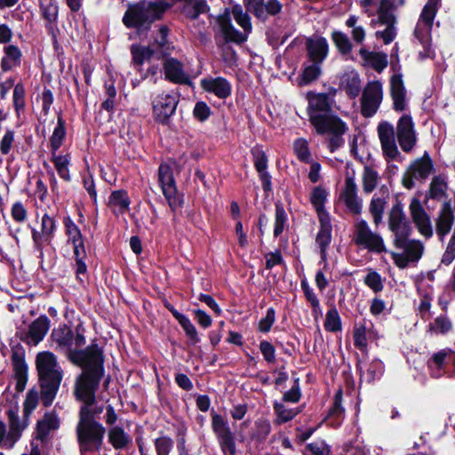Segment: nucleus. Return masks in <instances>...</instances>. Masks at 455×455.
<instances>
[{
  "label": "nucleus",
  "instance_id": "obj_1",
  "mask_svg": "<svg viewBox=\"0 0 455 455\" xmlns=\"http://www.w3.org/2000/svg\"><path fill=\"white\" fill-rule=\"evenodd\" d=\"M307 100L310 124L318 134L331 135L329 148L334 151L344 143L342 136L347 131V124L338 116L330 114L333 100L327 94L309 92Z\"/></svg>",
  "mask_w": 455,
  "mask_h": 455
},
{
  "label": "nucleus",
  "instance_id": "obj_2",
  "mask_svg": "<svg viewBox=\"0 0 455 455\" xmlns=\"http://www.w3.org/2000/svg\"><path fill=\"white\" fill-rule=\"evenodd\" d=\"M51 338L57 345L58 349L65 353L74 364H83L86 359L101 354L98 346L79 349L85 344L84 330L80 328L73 331L66 324L59 325L52 330Z\"/></svg>",
  "mask_w": 455,
  "mask_h": 455
},
{
  "label": "nucleus",
  "instance_id": "obj_3",
  "mask_svg": "<svg viewBox=\"0 0 455 455\" xmlns=\"http://www.w3.org/2000/svg\"><path fill=\"white\" fill-rule=\"evenodd\" d=\"M83 372L76 378L74 387V395L76 400L89 406L95 403V392L104 374L102 355L88 358L83 364Z\"/></svg>",
  "mask_w": 455,
  "mask_h": 455
},
{
  "label": "nucleus",
  "instance_id": "obj_4",
  "mask_svg": "<svg viewBox=\"0 0 455 455\" xmlns=\"http://www.w3.org/2000/svg\"><path fill=\"white\" fill-rule=\"evenodd\" d=\"M172 5L169 0L140 2L129 5L123 22L127 28H148L156 20L161 19L164 12Z\"/></svg>",
  "mask_w": 455,
  "mask_h": 455
},
{
  "label": "nucleus",
  "instance_id": "obj_5",
  "mask_svg": "<svg viewBox=\"0 0 455 455\" xmlns=\"http://www.w3.org/2000/svg\"><path fill=\"white\" fill-rule=\"evenodd\" d=\"M217 21L227 42L243 44L251 31V19L240 5H234L230 12L226 10Z\"/></svg>",
  "mask_w": 455,
  "mask_h": 455
},
{
  "label": "nucleus",
  "instance_id": "obj_6",
  "mask_svg": "<svg viewBox=\"0 0 455 455\" xmlns=\"http://www.w3.org/2000/svg\"><path fill=\"white\" fill-rule=\"evenodd\" d=\"M77 439L83 452L98 451L105 434L104 427L93 419L92 413L86 406H82L76 427Z\"/></svg>",
  "mask_w": 455,
  "mask_h": 455
},
{
  "label": "nucleus",
  "instance_id": "obj_7",
  "mask_svg": "<svg viewBox=\"0 0 455 455\" xmlns=\"http://www.w3.org/2000/svg\"><path fill=\"white\" fill-rule=\"evenodd\" d=\"M439 3L440 0H427L414 29V36L423 48V51L419 52L421 59L434 56L431 47V29Z\"/></svg>",
  "mask_w": 455,
  "mask_h": 455
},
{
  "label": "nucleus",
  "instance_id": "obj_8",
  "mask_svg": "<svg viewBox=\"0 0 455 455\" xmlns=\"http://www.w3.org/2000/svg\"><path fill=\"white\" fill-rule=\"evenodd\" d=\"M410 235L394 238V246L400 251H392L391 256L399 268H405L409 263L418 262L424 253V244L419 240L409 239Z\"/></svg>",
  "mask_w": 455,
  "mask_h": 455
},
{
  "label": "nucleus",
  "instance_id": "obj_9",
  "mask_svg": "<svg viewBox=\"0 0 455 455\" xmlns=\"http://www.w3.org/2000/svg\"><path fill=\"white\" fill-rule=\"evenodd\" d=\"M434 171L433 161L427 152L411 162L402 177V184L407 189L415 187L416 182L424 183Z\"/></svg>",
  "mask_w": 455,
  "mask_h": 455
},
{
  "label": "nucleus",
  "instance_id": "obj_10",
  "mask_svg": "<svg viewBox=\"0 0 455 455\" xmlns=\"http://www.w3.org/2000/svg\"><path fill=\"white\" fill-rule=\"evenodd\" d=\"M174 162L164 163L158 168V181L164 196L172 210L181 205V198L177 193V188L173 177L172 166Z\"/></svg>",
  "mask_w": 455,
  "mask_h": 455
},
{
  "label": "nucleus",
  "instance_id": "obj_11",
  "mask_svg": "<svg viewBox=\"0 0 455 455\" xmlns=\"http://www.w3.org/2000/svg\"><path fill=\"white\" fill-rule=\"evenodd\" d=\"M354 240L356 244L363 246L373 252L386 251L382 237L371 230L368 223L361 220L355 225Z\"/></svg>",
  "mask_w": 455,
  "mask_h": 455
},
{
  "label": "nucleus",
  "instance_id": "obj_12",
  "mask_svg": "<svg viewBox=\"0 0 455 455\" xmlns=\"http://www.w3.org/2000/svg\"><path fill=\"white\" fill-rule=\"evenodd\" d=\"M383 100V87L379 81L369 82L364 87L361 98V113L364 117L372 116L379 109Z\"/></svg>",
  "mask_w": 455,
  "mask_h": 455
},
{
  "label": "nucleus",
  "instance_id": "obj_13",
  "mask_svg": "<svg viewBox=\"0 0 455 455\" xmlns=\"http://www.w3.org/2000/svg\"><path fill=\"white\" fill-rule=\"evenodd\" d=\"M339 200L345 205L347 212L359 215L363 211V199L358 195V188L353 175H347L340 190Z\"/></svg>",
  "mask_w": 455,
  "mask_h": 455
},
{
  "label": "nucleus",
  "instance_id": "obj_14",
  "mask_svg": "<svg viewBox=\"0 0 455 455\" xmlns=\"http://www.w3.org/2000/svg\"><path fill=\"white\" fill-rule=\"evenodd\" d=\"M50 329V320L46 315H40L29 323L26 330H20L18 337L30 346L39 344Z\"/></svg>",
  "mask_w": 455,
  "mask_h": 455
},
{
  "label": "nucleus",
  "instance_id": "obj_15",
  "mask_svg": "<svg viewBox=\"0 0 455 455\" xmlns=\"http://www.w3.org/2000/svg\"><path fill=\"white\" fill-rule=\"evenodd\" d=\"M378 134L381 144L383 155L387 162L402 161L401 153L395 140V130L391 124L384 122L378 126Z\"/></svg>",
  "mask_w": 455,
  "mask_h": 455
},
{
  "label": "nucleus",
  "instance_id": "obj_16",
  "mask_svg": "<svg viewBox=\"0 0 455 455\" xmlns=\"http://www.w3.org/2000/svg\"><path fill=\"white\" fill-rule=\"evenodd\" d=\"M179 100L174 94H159L152 102L155 120L163 124H168L174 114Z\"/></svg>",
  "mask_w": 455,
  "mask_h": 455
},
{
  "label": "nucleus",
  "instance_id": "obj_17",
  "mask_svg": "<svg viewBox=\"0 0 455 455\" xmlns=\"http://www.w3.org/2000/svg\"><path fill=\"white\" fill-rule=\"evenodd\" d=\"M11 360L16 380L15 389L22 392L28 380V365L25 362V350L20 345L12 347Z\"/></svg>",
  "mask_w": 455,
  "mask_h": 455
},
{
  "label": "nucleus",
  "instance_id": "obj_18",
  "mask_svg": "<svg viewBox=\"0 0 455 455\" xmlns=\"http://www.w3.org/2000/svg\"><path fill=\"white\" fill-rule=\"evenodd\" d=\"M396 135L399 145L403 151L411 152L417 142V136L414 130L412 119L408 115H403L397 123Z\"/></svg>",
  "mask_w": 455,
  "mask_h": 455
},
{
  "label": "nucleus",
  "instance_id": "obj_19",
  "mask_svg": "<svg viewBox=\"0 0 455 455\" xmlns=\"http://www.w3.org/2000/svg\"><path fill=\"white\" fill-rule=\"evenodd\" d=\"M39 379H62L56 356L51 352L39 353L36 359Z\"/></svg>",
  "mask_w": 455,
  "mask_h": 455
},
{
  "label": "nucleus",
  "instance_id": "obj_20",
  "mask_svg": "<svg viewBox=\"0 0 455 455\" xmlns=\"http://www.w3.org/2000/svg\"><path fill=\"white\" fill-rule=\"evenodd\" d=\"M164 77L167 81L179 84H189V75L184 70L183 64L174 58H165L163 63Z\"/></svg>",
  "mask_w": 455,
  "mask_h": 455
},
{
  "label": "nucleus",
  "instance_id": "obj_21",
  "mask_svg": "<svg viewBox=\"0 0 455 455\" xmlns=\"http://www.w3.org/2000/svg\"><path fill=\"white\" fill-rule=\"evenodd\" d=\"M388 227L390 231L394 234V238L411 235V228L406 220L400 204H395L392 207L388 216Z\"/></svg>",
  "mask_w": 455,
  "mask_h": 455
},
{
  "label": "nucleus",
  "instance_id": "obj_22",
  "mask_svg": "<svg viewBox=\"0 0 455 455\" xmlns=\"http://www.w3.org/2000/svg\"><path fill=\"white\" fill-rule=\"evenodd\" d=\"M411 216L418 231L425 238L433 236L434 231L430 217L419 203H412L410 206Z\"/></svg>",
  "mask_w": 455,
  "mask_h": 455
},
{
  "label": "nucleus",
  "instance_id": "obj_23",
  "mask_svg": "<svg viewBox=\"0 0 455 455\" xmlns=\"http://www.w3.org/2000/svg\"><path fill=\"white\" fill-rule=\"evenodd\" d=\"M455 217L451 202H444L435 219V230L441 241L450 233Z\"/></svg>",
  "mask_w": 455,
  "mask_h": 455
},
{
  "label": "nucleus",
  "instance_id": "obj_24",
  "mask_svg": "<svg viewBox=\"0 0 455 455\" xmlns=\"http://www.w3.org/2000/svg\"><path fill=\"white\" fill-rule=\"evenodd\" d=\"M390 94L395 111H403L406 107V90L402 75L395 74L390 78Z\"/></svg>",
  "mask_w": 455,
  "mask_h": 455
},
{
  "label": "nucleus",
  "instance_id": "obj_25",
  "mask_svg": "<svg viewBox=\"0 0 455 455\" xmlns=\"http://www.w3.org/2000/svg\"><path fill=\"white\" fill-rule=\"evenodd\" d=\"M55 220L53 218L49 216L48 214H44L42 217L41 220V232L33 229L32 231V239L35 243L36 249L41 252L42 251V243L43 242L50 243L54 231H55Z\"/></svg>",
  "mask_w": 455,
  "mask_h": 455
},
{
  "label": "nucleus",
  "instance_id": "obj_26",
  "mask_svg": "<svg viewBox=\"0 0 455 455\" xmlns=\"http://www.w3.org/2000/svg\"><path fill=\"white\" fill-rule=\"evenodd\" d=\"M307 54L312 62L321 64L328 55L329 44L322 36H315L307 40Z\"/></svg>",
  "mask_w": 455,
  "mask_h": 455
},
{
  "label": "nucleus",
  "instance_id": "obj_27",
  "mask_svg": "<svg viewBox=\"0 0 455 455\" xmlns=\"http://www.w3.org/2000/svg\"><path fill=\"white\" fill-rule=\"evenodd\" d=\"M320 222V230L317 233L315 243L320 248L321 259L324 263V269L327 268V255H326V248L331 243V219H319Z\"/></svg>",
  "mask_w": 455,
  "mask_h": 455
},
{
  "label": "nucleus",
  "instance_id": "obj_28",
  "mask_svg": "<svg viewBox=\"0 0 455 455\" xmlns=\"http://www.w3.org/2000/svg\"><path fill=\"white\" fill-rule=\"evenodd\" d=\"M201 85L204 90L214 93L220 99H226L231 93V85L229 82L223 77L204 78L201 81Z\"/></svg>",
  "mask_w": 455,
  "mask_h": 455
},
{
  "label": "nucleus",
  "instance_id": "obj_29",
  "mask_svg": "<svg viewBox=\"0 0 455 455\" xmlns=\"http://www.w3.org/2000/svg\"><path fill=\"white\" fill-rule=\"evenodd\" d=\"M4 56L1 59V68L4 72H8L20 67L21 64L22 52L20 49L14 44H8L3 49Z\"/></svg>",
  "mask_w": 455,
  "mask_h": 455
},
{
  "label": "nucleus",
  "instance_id": "obj_30",
  "mask_svg": "<svg viewBox=\"0 0 455 455\" xmlns=\"http://www.w3.org/2000/svg\"><path fill=\"white\" fill-rule=\"evenodd\" d=\"M388 193L382 191L381 195H374L369 204V212L375 226L382 222L383 214L387 204Z\"/></svg>",
  "mask_w": 455,
  "mask_h": 455
},
{
  "label": "nucleus",
  "instance_id": "obj_31",
  "mask_svg": "<svg viewBox=\"0 0 455 455\" xmlns=\"http://www.w3.org/2000/svg\"><path fill=\"white\" fill-rule=\"evenodd\" d=\"M340 88L351 98H355L361 91V80L359 74L355 70H349L340 76Z\"/></svg>",
  "mask_w": 455,
  "mask_h": 455
},
{
  "label": "nucleus",
  "instance_id": "obj_32",
  "mask_svg": "<svg viewBox=\"0 0 455 455\" xmlns=\"http://www.w3.org/2000/svg\"><path fill=\"white\" fill-rule=\"evenodd\" d=\"M130 204V198L124 190H115L108 198V207L116 216L127 212Z\"/></svg>",
  "mask_w": 455,
  "mask_h": 455
},
{
  "label": "nucleus",
  "instance_id": "obj_33",
  "mask_svg": "<svg viewBox=\"0 0 455 455\" xmlns=\"http://www.w3.org/2000/svg\"><path fill=\"white\" fill-rule=\"evenodd\" d=\"M60 421L53 412L45 413L44 418L37 422L36 439L43 442L51 431L59 427Z\"/></svg>",
  "mask_w": 455,
  "mask_h": 455
},
{
  "label": "nucleus",
  "instance_id": "obj_34",
  "mask_svg": "<svg viewBox=\"0 0 455 455\" xmlns=\"http://www.w3.org/2000/svg\"><path fill=\"white\" fill-rule=\"evenodd\" d=\"M41 400L45 407L52 405L56 397L61 379H39Z\"/></svg>",
  "mask_w": 455,
  "mask_h": 455
},
{
  "label": "nucleus",
  "instance_id": "obj_35",
  "mask_svg": "<svg viewBox=\"0 0 455 455\" xmlns=\"http://www.w3.org/2000/svg\"><path fill=\"white\" fill-rule=\"evenodd\" d=\"M328 192L321 186L315 187L310 195V202L315 209L318 219L330 218L324 209V204L327 200Z\"/></svg>",
  "mask_w": 455,
  "mask_h": 455
},
{
  "label": "nucleus",
  "instance_id": "obj_36",
  "mask_svg": "<svg viewBox=\"0 0 455 455\" xmlns=\"http://www.w3.org/2000/svg\"><path fill=\"white\" fill-rule=\"evenodd\" d=\"M165 306L181 325L186 335L191 339L193 344L198 343L200 339L198 337L197 331L191 321L186 315L178 312L172 305L166 304Z\"/></svg>",
  "mask_w": 455,
  "mask_h": 455
},
{
  "label": "nucleus",
  "instance_id": "obj_37",
  "mask_svg": "<svg viewBox=\"0 0 455 455\" xmlns=\"http://www.w3.org/2000/svg\"><path fill=\"white\" fill-rule=\"evenodd\" d=\"M7 415L9 420V431L6 432V435L12 447L20 438L22 430L27 427V423H21L18 413L12 410L8 411Z\"/></svg>",
  "mask_w": 455,
  "mask_h": 455
},
{
  "label": "nucleus",
  "instance_id": "obj_38",
  "mask_svg": "<svg viewBox=\"0 0 455 455\" xmlns=\"http://www.w3.org/2000/svg\"><path fill=\"white\" fill-rule=\"evenodd\" d=\"M359 54L368 62H370L372 68L381 72L387 66V58L385 53L369 52L365 48L359 50Z\"/></svg>",
  "mask_w": 455,
  "mask_h": 455
},
{
  "label": "nucleus",
  "instance_id": "obj_39",
  "mask_svg": "<svg viewBox=\"0 0 455 455\" xmlns=\"http://www.w3.org/2000/svg\"><path fill=\"white\" fill-rule=\"evenodd\" d=\"M51 161L53 163L59 176L66 181L70 180L68 169L70 164V156L68 154L57 155L56 152H52Z\"/></svg>",
  "mask_w": 455,
  "mask_h": 455
},
{
  "label": "nucleus",
  "instance_id": "obj_40",
  "mask_svg": "<svg viewBox=\"0 0 455 455\" xmlns=\"http://www.w3.org/2000/svg\"><path fill=\"white\" fill-rule=\"evenodd\" d=\"M379 180V172L374 168L368 165L364 166L362 175L363 192L366 194L371 193L377 188Z\"/></svg>",
  "mask_w": 455,
  "mask_h": 455
},
{
  "label": "nucleus",
  "instance_id": "obj_41",
  "mask_svg": "<svg viewBox=\"0 0 455 455\" xmlns=\"http://www.w3.org/2000/svg\"><path fill=\"white\" fill-rule=\"evenodd\" d=\"M109 443L116 449H123L131 442V437L123 428L115 427L108 432Z\"/></svg>",
  "mask_w": 455,
  "mask_h": 455
},
{
  "label": "nucleus",
  "instance_id": "obj_42",
  "mask_svg": "<svg viewBox=\"0 0 455 455\" xmlns=\"http://www.w3.org/2000/svg\"><path fill=\"white\" fill-rule=\"evenodd\" d=\"M209 11V6L205 0H190L184 7L185 15L191 19L196 20L202 13H206Z\"/></svg>",
  "mask_w": 455,
  "mask_h": 455
},
{
  "label": "nucleus",
  "instance_id": "obj_43",
  "mask_svg": "<svg viewBox=\"0 0 455 455\" xmlns=\"http://www.w3.org/2000/svg\"><path fill=\"white\" fill-rule=\"evenodd\" d=\"M73 248H74V254H75V259H76V275L77 277L80 278L81 275H84L86 273V264L84 263V259L86 257V252L84 249V240L79 241L77 243H74Z\"/></svg>",
  "mask_w": 455,
  "mask_h": 455
},
{
  "label": "nucleus",
  "instance_id": "obj_44",
  "mask_svg": "<svg viewBox=\"0 0 455 455\" xmlns=\"http://www.w3.org/2000/svg\"><path fill=\"white\" fill-rule=\"evenodd\" d=\"M40 10L42 16L47 21L49 28H52L53 25L57 22L59 6L56 2L51 0L47 4L41 3Z\"/></svg>",
  "mask_w": 455,
  "mask_h": 455
},
{
  "label": "nucleus",
  "instance_id": "obj_45",
  "mask_svg": "<svg viewBox=\"0 0 455 455\" xmlns=\"http://www.w3.org/2000/svg\"><path fill=\"white\" fill-rule=\"evenodd\" d=\"M65 137V122L60 116H59L57 126L55 127L52 135L50 139V146L52 152H57V150L61 147Z\"/></svg>",
  "mask_w": 455,
  "mask_h": 455
},
{
  "label": "nucleus",
  "instance_id": "obj_46",
  "mask_svg": "<svg viewBox=\"0 0 455 455\" xmlns=\"http://www.w3.org/2000/svg\"><path fill=\"white\" fill-rule=\"evenodd\" d=\"M274 411L277 416L275 423L278 425L291 420L300 411L298 409H289L281 403H275Z\"/></svg>",
  "mask_w": 455,
  "mask_h": 455
},
{
  "label": "nucleus",
  "instance_id": "obj_47",
  "mask_svg": "<svg viewBox=\"0 0 455 455\" xmlns=\"http://www.w3.org/2000/svg\"><path fill=\"white\" fill-rule=\"evenodd\" d=\"M331 40L341 54L347 55L351 52L353 47L352 43L345 33L333 31L331 33Z\"/></svg>",
  "mask_w": 455,
  "mask_h": 455
},
{
  "label": "nucleus",
  "instance_id": "obj_48",
  "mask_svg": "<svg viewBox=\"0 0 455 455\" xmlns=\"http://www.w3.org/2000/svg\"><path fill=\"white\" fill-rule=\"evenodd\" d=\"M131 53L132 55V62L140 66L145 60H149L153 56L154 52L148 46L132 44L131 46Z\"/></svg>",
  "mask_w": 455,
  "mask_h": 455
},
{
  "label": "nucleus",
  "instance_id": "obj_49",
  "mask_svg": "<svg viewBox=\"0 0 455 455\" xmlns=\"http://www.w3.org/2000/svg\"><path fill=\"white\" fill-rule=\"evenodd\" d=\"M321 74V68L319 63L313 62L306 66L303 69L299 85H306L315 81Z\"/></svg>",
  "mask_w": 455,
  "mask_h": 455
},
{
  "label": "nucleus",
  "instance_id": "obj_50",
  "mask_svg": "<svg viewBox=\"0 0 455 455\" xmlns=\"http://www.w3.org/2000/svg\"><path fill=\"white\" fill-rule=\"evenodd\" d=\"M447 189L446 178L439 175L433 178L430 183V196L433 198H440L444 196Z\"/></svg>",
  "mask_w": 455,
  "mask_h": 455
},
{
  "label": "nucleus",
  "instance_id": "obj_51",
  "mask_svg": "<svg viewBox=\"0 0 455 455\" xmlns=\"http://www.w3.org/2000/svg\"><path fill=\"white\" fill-rule=\"evenodd\" d=\"M324 328L328 331L335 332L341 330V321L338 310L331 308L326 313Z\"/></svg>",
  "mask_w": 455,
  "mask_h": 455
},
{
  "label": "nucleus",
  "instance_id": "obj_52",
  "mask_svg": "<svg viewBox=\"0 0 455 455\" xmlns=\"http://www.w3.org/2000/svg\"><path fill=\"white\" fill-rule=\"evenodd\" d=\"M294 153L299 160L304 163L311 161V154L308 148V143L305 139H297L293 143Z\"/></svg>",
  "mask_w": 455,
  "mask_h": 455
},
{
  "label": "nucleus",
  "instance_id": "obj_53",
  "mask_svg": "<svg viewBox=\"0 0 455 455\" xmlns=\"http://www.w3.org/2000/svg\"><path fill=\"white\" fill-rule=\"evenodd\" d=\"M39 402V393L36 389H30L24 402L23 412L25 417H28L31 412L36 408Z\"/></svg>",
  "mask_w": 455,
  "mask_h": 455
},
{
  "label": "nucleus",
  "instance_id": "obj_54",
  "mask_svg": "<svg viewBox=\"0 0 455 455\" xmlns=\"http://www.w3.org/2000/svg\"><path fill=\"white\" fill-rule=\"evenodd\" d=\"M286 213L280 204H275V229L274 235L277 237L279 235L283 233L284 230L285 223H286Z\"/></svg>",
  "mask_w": 455,
  "mask_h": 455
},
{
  "label": "nucleus",
  "instance_id": "obj_55",
  "mask_svg": "<svg viewBox=\"0 0 455 455\" xmlns=\"http://www.w3.org/2000/svg\"><path fill=\"white\" fill-rule=\"evenodd\" d=\"M15 142V132L11 129H6L0 140V152L2 155H8L13 148Z\"/></svg>",
  "mask_w": 455,
  "mask_h": 455
},
{
  "label": "nucleus",
  "instance_id": "obj_56",
  "mask_svg": "<svg viewBox=\"0 0 455 455\" xmlns=\"http://www.w3.org/2000/svg\"><path fill=\"white\" fill-rule=\"evenodd\" d=\"M64 225L66 228V235H68L69 242L74 243L79 241H83L80 229L70 218L65 219Z\"/></svg>",
  "mask_w": 455,
  "mask_h": 455
},
{
  "label": "nucleus",
  "instance_id": "obj_57",
  "mask_svg": "<svg viewBox=\"0 0 455 455\" xmlns=\"http://www.w3.org/2000/svg\"><path fill=\"white\" fill-rule=\"evenodd\" d=\"M252 156L254 166L259 174L267 172V158L265 152L259 148H253Z\"/></svg>",
  "mask_w": 455,
  "mask_h": 455
},
{
  "label": "nucleus",
  "instance_id": "obj_58",
  "mask_svg": "<svg viewBox=\"0 0 455 455\" xmlns=\"http://www.w3.org/2000/svg\"><path fill=\"white\" fill-rule=\"evenodd\" d=\"M169 33V29L166 26L160 27L158 30V35L156 36L155 41L157 44L158 47L161 49L163 56H166L169 54V50L171 49L170 44L167 41V36Z\"/></svg>",
  "mask_w": 455,
  "mask_h": 455
},
{
  "label": "nucleus",
  "instance_id": "obj_59",
  "mask_svg": "<svg viewBox=\"0 0 455 455\" xmlns=\"http://www.w3.org/2000/svg\"><path fill=\"white\" fill-rule=\"evenodd\" d=\"M451 321L445 316H438L435 322L429 325V331L435 333H446L451 329Z\"/></svg>",
  "mask_w": 455,
  "mask_h": 455
},
{
  "label": "nucleus",
  "instance_id": "obj_60",
  "mask_svg": "<svg viewBox=\"0 0 455 455\" xmlns=\"http://www.w3.org/2000/svg\"><path fill=\"white\" fill-rule=\"evenodd\" d=\"M13 106L17 113L25 107V89L22 84H17L13 90Z\"/></svg>",
  "mask_w": 455,
  "mask_h": 455
},
{
  "label": "nucleus",
  "instance_id": "obj_61",
  "mask_svg": "<svg viewBox=\"0 0 455 455\" xmlns=\"http://www.w3.org/2000/svg\"><path fill=\"white\" fill-rule=\"evenodd\" d=\"M283 4L278 0H267L263 2V12L265 17L263 20H266L268 16H275L282 12Z\"/></svg>",
  "mask_w": 455,
  "mask_h": 455
},
{
  "label": "nucleus",
  "instance_id": "obj_62",
  "mask_svg": "<svg viewBox=\"0 0 455 455\" xmlns=\"http://www.w3.org/2000/svg\"><path fill=\"white\" fill-rule=\"evenodd\" d=\"M264 0H244V4L249 12H251L259 20H264L265 12H263Z\"/></svg>",
  "mask_w": 455,
  "mask_h": 455
},
{
  "label": "nucleus",
  "instance_id": "obj_63",
  "mask_svg": "<svg viewBox=\"0 0 455 455\" xmlns=\"http://www.w3.org/2000/svg\"><path fill=\"white\" fill-rule=\"evenodd\" d=\"M212 425L213 431L217 434L218 437L230 433V429L227 422L220 415L215 414L212 416Z\"/></svg>",
  "mask_w": 455,
  "mask_h": 455
},
{
  "label": "nucleus",
  "instance_id": "obj_64",
  "mask_svg": "<svg viewBox=\"0 0 455 455\" xmlns=\"http://www.w3.org/2000/svg\"><path fill=\"white\" fill-rule=\"evenodd\" d=\"M364 283L375 292L380 291L383 289L380 275L374 271H371L368 273V275L364 278Z\"/></svg>",
  "mask_w": 455,
  "mask_h": 455
}]
</instances>
